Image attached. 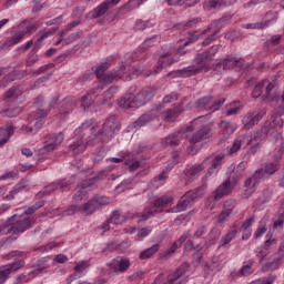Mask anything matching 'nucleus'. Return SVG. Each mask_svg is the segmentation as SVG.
<instances>
[{"mask_svg": "<svg viewBox=\"0 0 284 284\" xmlns=\"http://www.w3.org/2000/svg\"><path fill=\"white\" fill-rule=\"evenodd\" d=\"M165 179H168V172L163 171L159 176H156L152 182V187H161L163 183H165Z\"/></svg>", "mask_w": 284, "mask_h": 284, "instance_id": "nucleus-43", "label": "nucleus"}, {"mask_svg": "<svg viewBox=\"0 0 284 284\" xmlns=\"http://www.w3.org/2000/svg\"><path fill=\"white\" fill-rule=\"evenodd\" d=\"M283 114H284V106H280V108L273 110L272 118L273 119H281V116H283Z\"/></svg>", "mask_w": 284, "mask_h": 284, "instance_id": "nucleus-64", "label": "nucleus"}, {"mask_svg": "<svg viewBox=\"0 0 284 284\" xmlns=\"http://www.w3.org/2000/svg\"><path fill=\"white\" fill-rule=\"evenodd\" d=\"M203 21L202 18H192L191 20L186 21V22H182L178 26L179 30H190V28H194L196 26H199V23H201Z\"/></svg>", "mask_w": 284, "mask_h": 284, "instance_id": "nucleus-35", "label": "nucleus"}, {"mask_svg": "<svg viewBox=\"0 0 284 284\" xmlns=\"http://www.w3.org/2000/svg\"><path fill=\"white\" fill-rule=\"evenodd\" d=\"M24 266H26V262L18 261V262L8 264L3 267H4V271L7 272V274L10 276V274H12V272H17L18 270H21V267H24Z\"/></svg>", "mask_w": 284, "mask_h": 284, "instance_id": "nucleus-38", "label": "nucleus"}, {"mask_svg": "<svg viewBox=\"0 0 284 284\" xmlns=\"http://www.w3.org/2000/svg\"><path fill=\"white\" fill-rule=\"evenodd\" d=\"M32 227V221L30 217H24L23 220L18 221L16 224H4L2 225V231L0 234H23V232Z\"/></svg>", "mask_w": 284, "mask_h": 284, "instance_id": "nucleus-7", "label": "nucleus"}, {"mask_svg": "<svg viewBox=\"0 0 284 284\" xmlns=\"http://www.w3.org/2000/svg\"><path fill=\"white\" fill-rule=\"evenodd\" d=\"M112 4L110 0H106L102 2L100 6H98L95 9L92 11V18L93 19H99V17H103L112 8Z\"/></svg>", "mask_w": 284, "mask_h": 284, "instance_id": "nucleus-26", "label": "nucleus"}, {"mask_svg": "<svg viewBox=\"0 0 284 284\" xmlns=\"http://www.w3.org/2000/svg\"><path fill=\"white\" fill-rule=\"evenodd\" d=\"M213 99L214 98L212 95L203 97L197 100L196 105H197V108H201V109L207 108V105H210L212 103Z\"/></svg>", "mask_w": 284, "mask_h": 284, "instance_id": "nucleus-49", "label": "nucleus"}, {"mask_svg": "<svg viewBox=\"0 0 284 284\" xmlns=\"http://www.w3.org/2000/svg\"><path fill=\"white\" fill-rule=\"evenodd\" d=\"M265 83H267V80H262L258 84L255 85L253 90V99H258V97H262L263 94V88H265Z\"/></svg>", "mask_w": 284, "mask_h": 284, "instance_id": "nucleus-47", "label": "nucleus"}, {"mask_svg": "<svg viewBox=\"0 0 284 284\" xmlns=\"http://www.w3.org/2000/svg\"><path fill=\"white\" fill-rule=\"evenodd\" d=\"M206 187L207 186L204 184L193 191H187L184 194V197L189 201V203H194V201H196V199H201V196H204Z\"/></svg>", "mask_w": 284, "mask_h": 284, "instance_id": "nucleus-24", "label": "nucleus"}, {"mask_svg": "<svg viewBox=\"0 0 284 284\" xmlns=\"http://www.w3.org/2000/svg\"><path fill=\"white\" fill-rule=\"evenodd\" d=\"M159 250H161V245L154 244L151 247L142 251L139 257L141 261H148V258H152V256H154Z\"/></svg>", "mask_w": 284, "mask_h": 284, "instance_id": "nucleus-29", "label": "nucleus"}, {"mask_svg": "<svg viewBox=\"0 0 284 284\" xmlns=\"http://www.w3.org/2000/svg\"><path fill=\"white\" fill-rule=\"evenodd\" d=\"M257 185H258V183L255 181V179L253 176L247 178L244 181L245 191L242 194V199H250V196H252V194H254L256 192Z\"/></svg>", "mask_w": 284, "mask_h": 284, "instance_id": "nucleus-19", "label": "nucleus"}, {"mask_svg": "<svg viewBox=\"0 0 284 284\" xmlns=\"http://www.w3.org/2000/svg\"><path fill=\"white\" fill-rule=\"evenodd\" d=\"M182 112H185V109H183V101H181L179 105H175L173 109L166 110L165 121L169 123H174V121L181 116Z\"/></svg>", "mask_w": 284, "mask_h": 284, "instance_id": "nucleus-17", "label": "nucleus"}, {"mask_svg": "<svg viewBox=\"0 0 284 284\" xmlns=\"http://www.w3.org/2000/svg\"><path fill=\"white\" fill-rule=\"evenodd\" d=\"M63 143V133H51L44 138V145L39 150V154H50L57 150V145Z\"/></svg>", "mask_w": 284, "mask_h": 284, "instance_id": "nucleus-9", "label": "nucleus"}, {"mask_svg": "<svg viewBox=\"0 0 284 284\" xmlns=\"http://www.w3.org/2000/svg\"><path fill=\"white\" fill-rule=\"evenodd\" d=\"M132 187V181L130 180H124L121 182L116 187V192H125V190H130Z\"/></svg>", "mask_w": 284, "mask_h": 284, "instance_id": "nucleus-54", "label": "nucleus"}, {"mask_svg": "<svg viewBox=\"0 0 284 284\" xmlns=\"http://www.w3.org/2000/svg\"><path fill=\"white\" fill-rule=\"evenodd\" d=\"M170 203H172V196L163 195L154 201V207L159 210V207H165Z\"/></svg>", "mask_w": 284, "mask_h": 284, "instance_id": "nucleus-42", "label": "nucleus"}, {"mask_svg": "<svg viewBox=\"0 0 284 284\" xmlns=\"http://www.w3.org/2000/svg\"><path fill=\"white\" fill-rule=\"evenodd\" d=\"M187 132H194V124H190L189 126L181 129L179 132L166 136L163 141V145H165V148H176L181 144L184 136L187 138Z\"/></svg>", "mask_w": 284, "mask_h": 284, "instance_id": "nucleus-8", "label": "nucleus"}, {"mask_svg": "<svg viewBox=\"0 0 284 284\" xmlns=\"http://www.w3.org/2000/svg\"><path fill=\"white\" fill-rule=\"evenodd\" d=\"M18 175H19L18 172L8 171L0 176V181H10L11 179H17Z\"/></svg>", "mask_w": 284, "mask_h": 284, "instance_id": "nucleus-58", "label": "nucleus"}, {"mask_svg": "<svg viewBox=\"0 0 284 284\" xmlns=\"http://www.w3.org/2000/svg\"><path fill=\"white\" fill-rule=\"evenodd\" d=\"M45 116H48V111L44 109H38L29 114L28 125L22 126V130L26 134H37L41 128H43V123H45Z\"/></svg>", "mask_w": 284, "mask_h": 284, "instance_id": "nucleus-5", "label": "nucleus"}, {"mask_svg": "<svg viewBox=\"0 0 284 284\" xmlns=\"http://www.w3.org/2000/svg\"><path fill=\"white\" fill-rule=\"evenodd\" d=\"M274 90V84H272V82H270L266 87V93L264 95H262V100L266 101L268 99V101H280L281 98L278 95H276V92L272 91Z\"/></svg>", "mask_w": 284, "mask_h": 284, "instance_id": "nucleus-31", "label": "nucleus"}, {"mask_svg": "<svg viewBox=\"0 0 284 284\" xmlns=\"http://www.w3.org/2000/svg\"><path fill=\"white\" fill-rule=\"evenodd\" d=\"M106 70H110L109 62H101L98 67H95V69L92 68V71L95 73L97 79H99L101 83H104V85H110L114 83V81L123 79V74H125L124 64L120 65L118 70L113 69L112 71L105 73Z\"/></svg>", "mask_w": 284, "mask_h": 284, "instance_id": "nucleus-4", "label": "nucleus"}, {"mask_svg": "<svg viewBox=\"0 0 284 284\" xmlns=\"http://www.w3.org/2000/svg\"><path fill=\"white\" fill-rule=\"evenodd\" d=\"M261 119H263V114L261 113H250L248 115L244 116L243 125L245 130H252V126L256 125Z\"/></svg>", "mask_w": 284, "mask_h": 284, "instance_id": "nucleus-23", "label": "nucleus"}, {"mask_svg": "<svg viewBox=\"0 0 284 284\" xmlns=\"http://www.w3.org/2000/svg\"><path fill=\"white\" fill-rule=\"evenodd\" d=\"M234 191V185L230 184V181H224L222 184L217 186V189L214 191V195L212 199L213 203H216L217 201H221L224 196H230V194Z\"/></svg>", "mask_w": 284, "mask_h": 284, "instance_id": "nucleus-11", "label": "nucleus"}, {"mask_svg": "<svg viewBox=\"0 0 284 284\" xmlns=\"http://www.w3.org/2000/svg\"><path fill=\"white\" fill-rule=\"evenodd\" d=\"M206 7L210 10H219V8H225V0H209Z\"/></svg>", "mask_w": 284, "mask_h": 284, "instance_id": "nucleus-44", "label": "nucleus"}, {"mask_svg": "<svg viewBox=\"0 0 284 284\" xmlns=\"http://www.w3.org/2000/svg\"><path fill=\"white\" fill-rule=\"evenodd\" d=\"M142 3H145V0H129L125 4L126 10H136Z\"/></svg>", "mask_w": 284, "mask_h": 284, "instance_id": "nucleus-53", "label": "nucleus"}, {"mask_svg": "<svg viewBox=\"0 0 284 284\" xmlns=\"http://www.w3.org/2000/svg\"><path fill=\"white\" fill-rule=\"evenodd\" d=\"M88 267H90V265L88 264V262L85 261H82L80 263H78L75 266H74V272H83L84 270H88Z\"/></svg>", "mask_w": 284, "mask_h": 284, "instance_id": "nucleus-63", "label": "nucleus"}, {"mask_svg": "<svg viewBox=\"0 0 284 284\" xmlns=\"http://www.w3.org/2000/svg\"><path fill=\"white\" fill-rule=\"evenodd\" d=\"M274 196V191L272 189H264L262 191V196L256 200V205H264V203H270Z\"/></svg>", "mask_w": 284, "mask_h": 284, "instance_id": "nucleus-30", "label": "nucleus"}, {"mask_svg": "<svg viewBox=\"0 0 284 284\" xmlns=\"http://www.w3.org/2000/svg\"><path fill=\"white\" fill-rule=\"evenodd\" d=\"M155 212H156V210L146 207V209H144V211L142 213H135V214L126 213L123 216L122 221H124V223H125L126 219H134V216H135V219H142L143 221H148V217L149 216H154Z\"/></svg>", "mask_w": 284, "mask_h": 284, "instance_id": "nucleus-25", "label": "nucleus"}, {"mask_svg": "<svg viewBox=\"0 0 284 284\" xmlns=\"http://www.w3.org/2000/svg\"><path fill=\"white\" fill-rule=\"evenodd\" d=\"M82 101V108H90L92 105V102L94 101V98L92 93H88L87 95L81 98Z\"/></svg>", "mask_w": 284, "mask_h": 284, "instance_id": "nucleus-55", "label": "nucleus"}, {"mask_svg": "<svg viewBox=\"0 0 284 284\" xmlns=\"http://www.w3.org/2000/svg\"><path fill=\"white\" fill-rule=\"evenodd\" d=\"M87 148V144L83 141L74 142L70 145V151L73 152V154H81V152H84Z\"/></svg>", "mask_w": 284, "mask_h": 284, "instance_id": "nucleus-40", "label": "nucleus"}, {"mask_svg": "<svg viewBox=\"0 0 284 284\" xmlns=\"http://www.w3.org/2000/svg\"><path fill=\"white\" fill-rule=\"evenodd\" d=\"M245 63L244 59H236V58H225L221 62L216 64V70H232L233 68H242Z\"/></svg>", "mask_w": 284, "mask_h": 284, "instance_id": "nucleus-13", "label": "nucleus"}, {"mask_svg": "<svg viewBox=\"0 0 284 284\" xmlns=\"http://www.w3.org/2000/svg\"><path fill=\"white\" fill-rule=\"evenodd\" d=\"M152 121V113H144L142 114L135 122L131 124L129 128H143L146 123H150Z\"/></svg>", "mask_w": 284, "mask_h": 284, "instance_id": "nucleus-32", "label": "nucleus"}, {"mask_svg": "<svg viewBox=\"0 0 284 284\" xmlns=\"http://www.w3.org/2000/svg\"><path fill=\"white\" fill-rule=\"evenodd\" d=\"M176 250H178V245L172 244L170 248L159 254L160 261H164V262L170 261V258H172V255L176 253Z\"/></svg>", "mask_w": 284, "mask_h": 284, "instance_id": "nucleus-36", "label": "nucleus"}, {"mask_svg": "<svg viewBox=\"0 0 284 284\" xmlns=\"http://www.w3.org/2000/svg\"><path fill=\"white\" fill-rule=\"evenodd\" d=\"M241 176H243V174L241 173V171L239 170H233L229 176L227 180L231 185H233V187H236V183H239V181L241 180Z\"/></svg>", "mask_w": 284, "mask_h": 284, "instance_id": "nucleus-41", "label": "nucleus"}, {"mask_svg": "<svg viewBox=\"0 0 284 284\" xmlns=\"http://www.w3.org/2000/svg\"><path fill=\"white\" fill-rule=\"evenodd\" d=\"M110 199L108 196H101V195H94L91 200L87 201V203L82 205H71L68 207V210L64 211V214L67 216H72V214H77V212H80V214H84L85 216H91V214H94L97 210H99V205H109Z\"/></svg>", "mask_w": 284, "mask_h": 284, "instance_id": "nucleus-3", "label": "nucleus"}, {"mask_svg": "<svg viewBox=\"0 0 284 284\" xmlns=\"http://www.w3.org/2000/svg\"><path fill=\"white\" fill-rule=\"evenodd\" d=\"M179 100V93L172 92L163 98V103H172Z\"/></svg>", "mask_w": 284, "mask_h": 284, "instance_id": "nucleus-61", "label": "nucleus"}, {"mask_svg": "<svg viewBox=\"0 0 284 284\" xmlns=\"http://www.w3.org/2000/svg\"><path fill=\"white\" fill-rule=\"evenodd\" d=\"M110 174V170L100 171L97 175L93 178L85 180L84 182L80 183L79 187L81 190H87V187H91V185H94L98 181H101L104 176H108Z\"/></svg>", "mask_w": 284, "mask_h": 284, "instance_id": "nucleus-21", "label": "nucleus"}, {"mask_svg": "<svg viewBox=\"0 0 284 284\" xmlns=\"http://www.w3.org/2000/svg\"><path fill=\"white\" fill-rule=\"evenodd\" d=\"M252 176L255 179V181H256L257 183H261V180H262V179H266V178H267V175L265 174L264 169H257V170L253 173Z\"/></svg>", "mask_w": 284, "mask_h": 284, "instance_id": "nucleus-57", "label": "nucleus"}, {"mask_svg": "<svg viewBox=\"0 0 284 284\" xmlns=\"http://www.w3.org/2000/svg\"><path fill=\"white\" fill-rule=\"evenodd\" d=\"M210 163H212V158H206L202 163L194 164L190 169H187L186 174L189 176V181H194V179H196L199 174H201V172H203V170H205V168L210 165Z\"/></svg>", "mask_w": 284, "mask_h": 284, "instance_id": "nucleus-12", "label": "nucleus"}, {"mask_svg": "<svg viewBox=\"0 0 284 284\" xmlns=\"http://www.w3.org/2000/svg\"><path fill=\"white\" fill-rule=\"evenodd\" d=\"M72 183V181L68 180H60L58 182H54V184L57 185V190H65V187H70Z\"/></svg>", "mask_w": 284, "mask_h": 284, "instance_id": "nucleus-59", "label": "nucleus"}, {"mask_svg": "<svg viewBox=\"0 0 284 284\" xmlns=\"http://www.w3.org/2000/svg\"><path fill=\"white\" fill-rule=\"evenodd\" d=\"M54 190H57V184L51 183V184L44 186L43 190L39 191L36 194V197L43 199L44 196H50V194H52V192H54Z\"/></svg>", "mask_w": 284, "mask_h": 284, "instance_id": "nucleus-37", "label": "nucleus"}, {"mask_svg": "<svg viewBox=\"0 0 284 284\" xmlns=\"http://www.w3.org/2000/svg\"><path fill=\"white\" fill-rule=\"evenodd\" d=\"M236 103L237 102H233L232 104H230V108L226 111L227 116L239 114V112L241 111V105H237Z\"/></svg>", "mask_w": 284, "mask_h": 284, "instance_id": "nucleus-56", "label": "nucleus"}, {"mask_svg": "<svg viewBox=\"0 0 284 284\" xmlns=\"http://www.w3.org/2000/svg\"><path fill=\"white\" fill-rule=\"evenodd\" d=\"M109 223H114V225H122V223H125V221L121 220V214L119 211H113L109 219Z\"/></svg>", "mask_w": 284, "mask_h": 284, "instance_id": "nucleus-52", "label": "nucleus"}, {"mask_svg": "<svg viewBox=\"0 0 284 284\" xmlns=\"http://www.w3.org/2000/svg\"><path fill=\"white\" fill-rule=\"evenodd\" d=\"M14 130L17 128L12 124L0 126V148H3L10 141V136L14 134Z\"/></svg>", "mask_w": 284, "mask_h": 284, "instance_id": "nucleus-16", "label": "nucleus"}, {"mask_svg": "<svg viewBox=\"0 0 284 284\" xmlns=\"http://www.w3.org/2000/svg\"><path fill=\"white\" fill-rule=\"evenodd\" d=\"M156 94V89L148 87L142 89L136 95L132 93H126L123 98L120 99L118 105L128 110L130 108H141L145 103H150L151 99H154Z\"/></svg>", "mask_w": 284, "mask_h": 284, "instance_id": "nucleus-2", "label": "nucleus"}, {"mask_svg": "<svg viewBox=\"0 0 284 284\" xmlns=\"http://www.w3.org/2000/svg\"><path fill=\"white\" fill-rule=\"evenodd\" d=\"M38 29H39L38 23H33L32 26L23 27L22 30L17 31L11 37V39L9 40V44L14 45L16 43H21V41H23V38L26 37V34L32 32L33 30H38Z\"/></svg>", "mask_w": 284, "mask_h": 284, "instance_id": "nucleus-14", "label": "nucleus"}, {"mask_svg": "<svg viewBox=\"0 0 284 284\" xmlns=\"http://www.w3.org/2000/svg\"><path fill=\"white\" fill-rule=\"evenodd\" d=\"M78 26H81V20H74L67 26V28L62 31V34H68L71 30H74Z\"/></svg>", "mask_w": 284, "mask_h": 284, "instance_id": "nucleus-60", "label": "nucleus"}, {"mask_svg": "<svg viewBox=\"0 0 284 284\" xmlns=\"http://www.w3.org/2000/svg\"><path fill=\"white\" fill-rule=\"evenodd\" d=\"M237 232L236 226H233L227 234L220 240L219 247H225V245H227L234 239V236H236Z\"/></svg>", "mask_w": 284, "mask_h": 284, "instance_id": "nucleus-33", "label": "nucleus"}, {"mask_svg": "<svg viewBox=\"0 0 284 284\" xmlns=\"http://www.w3.org/2000/svg\"><path fill=\"white\" fill-rule=\"evenodd\" d=\"M236 206V202L234 200H229L224 203V211L219 215V223H225L230 216L232 215V210Z\"/></svg>", "mask_w": 284, "mask_h": 284, "instance_id": "nucleus-18", "label": "nucleus"}, {"mask_svg": "<svg viewBox=\"0 0 284 284\" xmlns=\"http://www.w3.org/2000/svg\"><path fill=\"white\" fill-rule=\"evenodd\" d=\"M283 256H271L267 262L260 264L262 272H270V270H278Z\"/></svg>", "mask_w": 284, "mask_h": 284, "instance_id": "nucleus-20", "label": "nucleus"}, {"mask_svg": "<svg viewBox=\"0 0 284 284\" xmlns=\"http://www.w3.org/2000/svg\"><path fill=\"white\" fill-rule=\"evenodd\" d=\"M252 265H254V260H250L248 264L242 266L237 272H233L232 276H236L237 278H241V276H250L251 274H254V270L252 268Z\"/></svg>", "mask_w": 284, "mask_h": 284, "instance_id": "nucleus-28", "label": "nucleus"}, {"mask_svg": "<svg viewBox=\"0 0 284 284\" xmlns=\"http://www.w3.org/2000/svg\"><path fill=\"white\" fill-rule=\"evenodd\" d=\"M119 130H121V122L116 120V115L109 116L105 120L102 130L99 132V139L103 142H108L114 139V135Z\"/></svg>", "mask_w": 284, "mask_h": 284, "instance_id": "nucleus-6", "label": "nucleus"}, {"mask_svg": "<svg viewBox=\"0 0 284 284\" xmlns=\"http://www.w3.org/2000/svg\"><path fill=\"white\" fill-rule=\"evenodd\" d=\"M221 45L216 44L211 47L207 50H204L195 55L194 62L195 64L189 65L183 69L171 71L166 74V77L171 79L182 78L187 79L190 77H196V74H201L203 70H210V65L214 61V57Z\"/></svg>", "mask_w": 284, "mask_h": 284, "instance_id": "nucleus-1", "label": "nucleus"}, {"mask_svg": "<svg viewBox=\"0 0 284 284\" xmlns=\"http://www.w3.org/2000/svg\"><path fill=\"white\" fill-rule=\"evenodd\" d=\"M210 128L204 126L195 132L191 138H189L190 143H201V141H205V139H210Z\"/></svg>", "mask_w": 284, "mask_h": 284, "instance_id": "nucleus-22", "label": "nucleus"}, {"mask_svg": "<svg viewBox=\"0 0 284 284\" xmlns=\"http://www.w3.org/2000/svg\"><path fill=\"white\" fill-rule=\"evenodd\" d=\"M0 114H2V116H8V119H14V116L21 114V108L17 104H9L0 112Z\"/></svg>", "mask_w": 284, "mask_h": 284, "instance_id": "nucleus-27", "label": "nucleus"}, {"mask_svg": "<svg viewBox=\"0 0 284 284\" xmlns=\"http://www.w3.org/2000/svg\"><path fill=\"white\" fill-rule=\"evenodd\" d=\"M130 258L125 256H118L109 264V267L112 272H115V274H123L130 270Z\"/></svg>", "mask_w": 284, "mask_h": 284, "instance_id": "nucleus-10", "label": "nucleus"}, {"mask_svg": "<svg viewBox=\"0 0 284 284\" xmlns=\"http://www.w3.org/2000/svg\"><path fill=\"white\" fill-rule=\"evenodd\" d=\"M190 205H191L190 201H187L183 196L182 200L178 203V205L171 207L170 210H168V212H172V213L185 212V210H187Z\"/></svg>", "mask_w": 284, "mask_h": 284, "instance_id": "nucleus-34", "label": "nucleus"}, {"mask_svg": "<svg viewBox=\"0 0 284 284\" xmlns=\"http://www.w3.org/2000/svg\"><path fill=\"white\" fill-rule=\"evenodd\" d=\"M152 234V229L142 227L138 233V239H145V236H150Z\"/></svg>", "mask_w": 284, "mask_h": 284, "instance_id": "nucleus-62", "label": "nucleus"}, {"mask_svg": "<svg viewBox=\"0 0 284 284\" xmlns=\"http://www.w3.org/2000/svg\"><path fill=\"white\" fill-rule=\"evenodd\" d=\"M187 270H190V264L184 262L174 271L172 277H174V280L179 281V278H181V276H184V274H186Z\"/></svg>", "mask_w": 284, "mask_h": 284, "instance_id": "nucleus-39", "label": "nucleus"}, {"mask_svg": "<svg viewBox=\"0 0 284 284\" xmlns=\"http://www.w3.org/2000/svg\"><path fill=\"white\" fill-rule=\"evenodd\" d=\"M179 59H181L180 55H173L172 58L168 59L166 61L158 60V65L154 68V70H148L144 72L145 77H152V74H159L163 68H168V65H172V63L179 62Z\"/></svg>", "mask_w": 284, "mask_h": 284, "instance_id": "nucleus-15", "label": "nucleus"}, {"mask_svg": "<svg viewBox=\"0 0 284 284\" xmlns=\"http://www.w3.org/2000/svg\"><path fill=\"white\" fill-rule=\"evenodd\" d=\"M264 174H266V176H272V174H276V172H278V164H274V163H268L264 166Z\"/></svg>", "mask_w": 284, "mask_h": 284, "instance_id": "nucleus-50", "label": "nucleus"}, {"mask_svg": "<svg viewBox=\"0 0 284 284\" xmlns=\"http://www.w3.org/2000/svg\"><path fill=\"white\" fill-rule=\"evenodd\" d=\"M220 128L222 130V132H224V134H234V125H232V123L227 122V121H222L221 124H220Z\"/></svg>", "mask_w": 284, "mask_h": 284, "instance_id": "nucleus-46", "label": "nucleus"}, {"mask_svg": "<svg viewBox=\"0 0 284 284\" xmlns=\"http://www.w3.org/2000/svg\"><path fill=\"white\" fill-rule=\"evenodd\" d=\"M73 201L74 203H88L85 201H88V192L85 191H78L74 195H73Z\"/></svg>", "mask_w": 284, "mask_h": 284, "instance_id": "nucleus-48", "label": "nucleus"}, {"mask_svg": "<svg viewBox=\"0 0 284 284\" xmlns=\"http://www.w3.org/2000/svg\"><path fill=\"white\" fill-rule=\"evenodd\" d=\"M270 254V248L260 247L256 252V256L260 258V265H263L266 261V256Z\"/></svg>", "mask_w": 284, "mask_h": 284, "instance_id": "nucleus-51", "label": "nucleus"}, {"mask_svg": "<svg viewBox=\"0 0 284 284\" xmlns=\"http://www.w3.org/2000/svg\"><path fill=\"white\" fill-rule=\"evenodd\" d=\"M83 37V30H79L75 33H71L67 39H64V45H70V43H74V41H79Z\"/></svg>", "mask_w": 284, "mask_h": 284, "instance_id": "nucleus-45", "label": "nucleus"}]
</instances>
